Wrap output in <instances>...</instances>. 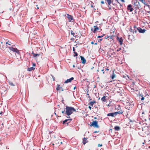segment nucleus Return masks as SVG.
I'll return each instance as SVG.
<instances>
[{"label":"nucleus","instance_id":"nucleus-6","mask_svg":"<svg viewBox=\"0 0 150 150\" xmlns=\"http://www.w3.org/2000/svg\"><path fill=\"white\" fill-rule=\"evenodd\" d=\"M137 30L139 31V32L140 33H144L146 31L144 29H142V28L140 27L137 28Z\"/></svg>","mask_w":150,"mask_h":150},{"label":"nucleus","instance_id":"nucleus-11","mask_svg":"<svg viewBox=\"0 0 150 150\" xmlns=\"http://www.w3.org/2000/svg\"><path fill=\"white\" fill-rule=\"evenodd\" d=\"M94 30H93V29H91V30L92 31L93 33H95L96 31L98 30L99 28L98 27L96 26H94Z\"/></svg>","mask_w":150,"mask_h":150},{"label":"nucleus","instance_id":"nucleus-26","mask_svg":"<svg viewBox=\"0 0 150 150\" xmlns=\"http://www.w3.org/2000/svg\"><path fill=\"white\" fill-rule=\"evenodd\" d=\"M113 37V35H111L110 36H108V38H109L110 39H112Z\"/></svg>","mask_w":150,"mask_h":150},{"label":"nucleus","instance_id":"nucleus-30","mask_svg":"<svg viewBox=\"0 0 150 150\" xmlns=\"http://www.w3.org/2000/svg\"><path fill=\"white\" fill-rule=\"evenodd\" d=\"M74 54H75V55L74 56V57H75V56H78V54L76 52H74Z\"/></svg>","mask_w":150,"mask_h":150},{"label":"nucleus","instance_id":"nucleus-22","mask_svg":"<svg viewBox=\"0 0 150 150\" xmlns=\"http://www.w3.org/2000/svg\"><path fill=\"white\" fill-rule=\"evenodd\" d=\"M57 86V88H56V90L57 91H58V90H60V89H62V87L60 86V85L58 84Z\"/></svg>","mask_w":150,"mask_h":150},{"label":"nucleus","instance_id":"nucleus-46","mask_svg":"<svg viewBox=\"0 0 150 150\" xmlns=\"http://www.w3.org/2000/svg\"><path fill=\"white\" fill-rule=\"evenodd\" d=\"M65 112V110H64V111H62V113L63 114H64Z\"/></svg>","mask_w":150,"mask_h":150},{"label":"nucleus","instance_id":"nucleus-23","mask_svg":"<svg viewBox=\"0 0 150 150\" xmlns=\"http://www.w3.org/2000/svg\"><path fill=\"white\" fill-rule=\"evenodd\" d=\"M134 29L133 30V32L136 33L137 32V29H135V28H136V25H134Z\"/></svg>","mask_w":150,"mask_h":150},{"label":"nucleus","instance_id":"nucleus-44","mask_svg":"<svg viewBox=\"0 0 150 150\" xmlns=\"http://www.w3.org/2000/svg\"><path fill=\"white\" fill-rule=\"evenodd\" d=\"M111 104L109 103V104L108 105V107H110V106H111Z\"/></svg>","mask_w":150,"mask_h":150},{"label":"nucleus","instance_id":"nucleus-48","mask_svg":"<svg viewBox=\"0 0 150 150\" xmlns=\"http://www.w3.org/2000/svg\"><path fill=\"white\" fill-rule=\"evenodd\" d=\"M91 44H94V42H93V41L92 42H91Z\"/></svg>","mask_w":150,"mask_h":150},{"label":"nucleus","instance_id":"nucleus-9","mask_svg":"<svg viewBox=\"0 0 150 150\" xmlns=\"http://www.w3.org/2000/svg\"><path fill=\"white\" fill-rule=\"evenodd\" d=\"M115 71V69H114L112 71L111 75L110 76V77L112 80H113L116 77V75L114 73Z\"/></svg>","mask_w":150,"mask_h":150},{"label":"nucleus","instance_id":"nucleus-45","mask_svg":"<svg viewBox=\"0 0 150 150\" xmlns=\"http://www.w3.org/2000/svg\"><path fill=\"white\" fill-rule=\"evenodd\" d=\"M33 66H35V65H36L35 64V63H33Z\"/></svg>","mask_w":150,"mask_h":150},{"label":"nucleus","instance_id":"nucleus-61","mask_svg":"<svg viewBox=\"0 0 150 150\" xmlns=\"http://www.w3.org/2000/svg\"><path fill=\"white\" fill-rule=\"evenodd\" d=\"M97 43H96L95 44V45H97Z\"/></svg>","mask_w":150,"mask_h":150},{"label":"nucleus","instance_id":"nucleus-64","mask_svg":"<svg viewBox=\"0 0 150 150\" xmlns=\"http://www.w3.org/2000/svg\"><path fill=\"white\" fill-rule=\"evenodd\" d=\"M95 118V119H96V117H95V118Z\"/></svg>","mask_w":150,"mask_h":150},{"label":"nucleus","instance_id":"nucleus-20","mask_svg":"<svg viewBox=\"0 0 150 150\" xmlns=\"http://www.w3.org/2000/svg\"><path fill=\"white\" fill-rule=\"evenodd\" d=\"M114 129L115 131H118L120 129V128L119 126H115L114 127Z\"/></svg>","mask_w":150,"mask_h":150},{"label":"nucleus","instance_id":"nucleus-5","mask_svg":"<svg viewBox=\"0 0 150 150\" xmlns=\"http://www.w3.org/2000/svg\"><path fill=\"white\" fill-rule=\"evenodd\" d=\"M6 89L4 87H2L0 88V91L1 93V94L6 93Z\"/></svg>","mask_w":150,"mask_h":150},{"label":"nucleus","instance_id":"nucleus-18","mask_svg":"<svg viewBox=\"0 0 150 150\" xmlns=\"http://www.w3.org/2000/svg\"><path fill=\"white\" fill-rule=\"evenodd\" d=\"M88 142V141H87V138H86L85 137H84L83 138V143L85 144L86 143H87Z\"/></svg>","mask_w":150,"mask_h":150},{"label":"nucleus","instance_id":"nucleus-41","mask_svg":"<svg viewBox=\"0 0 150 150\" xmlns=\"http://www.w3.org/2000/svg\"><path fill=\"white\" fill-rule=\"evenodd\" d=\"M120 0L123 3H124L125 2V0Z\"/></svg>","mask_w":150,"mask_h":150},{"label":"nucleus","instance_id":"nucleus-40","mask_svg":"<svg viewBox=\"0 0 150 150\" xmlns=\"http://www.w3.org/2000/svg\"><path fill=\"white\" fill-rule=\"evenodd\" d=\"M105 70L106 71H108L109 70V69L108 68V67H107V68H106L105 69Z\"/></svg>","mask_w":150,"mask_h":150},{"label":"nucleus","instance_id":"nucleus-56","mask_svg":"<svg viewBox=\"0 0 150 150\" xmlns=\"http://www.w3.org/2000/svg\"><path fill=\"white\" fill-rule=\"evenodd\" d=\"M93 68H94V67H92L91 68V69H92Z\"/></svg>","mask_w":150,"mask_h":150},{"label":"nucleus","instance_id":"nucleus-1","mask_svg":"<svg viewBox=\"0 0 150 150\" xmlns=\"http://www.w3.org/2000/svg\"><path fill=\"white\" fill-rule=\"evenodd\" d=\"M74 112H76V109L72 107L67 106L65 108V114L68 116L70 115Z\"/></svg>","mask_w":150,"mask_h":150},{"label":"nucleus","instance_id":"nucleus-51","mask_svg":"<svg viewBox=\"0 0 150 150\" xmlns=\"http://www.w3.org/2000/svg\"><path fill=\"white\" fill-rule=\"evenodd\" d=\"M69 121H68V122H67V124L68 125V124L69 123Z\"/></svg>","mask_w":150,"mask_h":150},{"label":"nucleus","instance_id":"nucleus-8","mask_svg":"<svg viewBox=\"0 0 150 150\" xmlns=\"http://www.w3.org/2000/svg\"><path fill=\"white\" fill-rule=\"evenodd\" d=\"M107 116H111L112 117H115L116 116V113L115 112L109 113L107 115Z\"/></svg>","mask_w":150,"mask_h":150},{"label":"nucleus","instance_id":"nucleus-37","mask_svg":"<svg viewBox=\"0 0 150 150\" xmlns=\"http://www.w3.org/2000/svg\"><path fill=\"white\" fill-rule=\"evenodd\" d=\"M52 78L53 79V81H55V78L54 77V76L52 75Z\"/></svg>","mask_w":150,"mask_h":150},{"label":"nucleus","instance_id":"nucleus-4","mask_svg":"<svg viewBox=\"0 0 150 150\" xmlns=\"http://www.w3.org/2000/svg\"><path fill=\"white\" fill-rule=\"evenodd\" d=\"M8 48L10 50L13 51V52H16L17 54H19V50L16 48L11 47H9Z\"/></svg>","mask_w":150,"mask_h":150},{"label":"nucleus","instance_id":"nucleus-7","mask_svg":"<svg viewBox=\"0 0 150 150\" xmlns=\"http://www.w3.org/2000/svg\"><path fill=\"white\" fill-rule=\"evenodd\" d=\"M127 9L129 10L130 12H132L133 10V8L132 7V5L131 4L128 5L127 7Z\"/></svg>","mask_w":150,"mask_h":150},{"label":"nucleus","instance_id":"nucleus-10","mask_svg":"<svg viewBox=\"0 0 150 150\" xmlns=\"http://www.w3.org/2000/svg\"><path fill=\"white\" fill-rule=\"evenodd\" d=\"M118 41L119 42L120 45H122V44L123 41V39L122 38H119L117 37Z\"/></svg>","mask_w":150,"mask_h":150},{"label":"nucleus","instance_id":"nucleus-3","mask_svg":"<svg viewBox=\"0 0 150 150\" xmlns=\"http://www.w3.org/2000/svg\"><path fill=\"white\" fill-rule=\"evenodd\" d=\"M67 17L69 22H73L74 21V19L72 16L68 14H67Z\"/></svg>","mask_w":150,"mask_h":150},{"label":"nucleus","instance_id":"nucleus-59","mask_svg":"<svg viewBox=\"0 0 150 150\" xmlns=\"http://www.w3.org/2000/svg\"><path fill=\"white\" fill-rule=\"evenodd\" d=\"M88 92H87V95H89V94H88Z\"/></svg>","mask_w":150,"mask_h":150},{"label":"nucleus","instance_id":"nucleus-31","mask_svg":"<svg viewBox=\"0 0 150 150\" xmlns=\"http://www.w3.org/2000/svg\"><path fill=\"white\" fill-rule=\"evenodd\" d=\"M140 1L143 3H145V0H140Z\"/></svg>","mask_w":150,"mask_h":150},{"label":"nucleus","instance_id":"nucleus-29","mask_svg":"<svg viewBox=\"0 0 150 150\" xmlns=\"http://www.w3.org/2000/svg\"><path fill=\"white\" fill-rule=\"evenodd\" d=\"M140 96H141L142 97L141 98V99L142 100H143L144 99V98L143 97V96H142L141 95H140Z\"/></svg>","mask_w":150,"mask_h":150},{"label":"nucleus","instance_id":"nucleus-52","mask_svg":"<svg viewBox=\"0 0 150 150\" xmlns=\"http://www.w3.org/2000/svg\"><path fill=\"white\" fill-rule=\"evenodd\" d=\"M97 132H98L97 131H96L94 132V133H97Z\"/></svg>","mask_w":150,"mask_h":150},{"label":"nucleus","instance_id":"nucleus-28","mask_svg":"<svg viewBox=\"0 0 150 150\" xmlns=\"http://www.w3.org/2000/svg\"><path fill=\"white\" fill-rule=\"evenodd\" d=\"M117 2V3H118L119 4H120V6H122V4L120 3L118 1V0H115Z\"/></svg>","mask_w":150,"mask_h":150},{"label":"nucleus","instance_id":"nucleus-53","mask_svg":"<svg viewBox=\"0 0 150 150\" xmlns=\"http://www.w3.org/2000/svg\"><path fill=\"white\" fill-rule=\"evenodd\" d=\"M91 100V98H90L89 99V101H90Z\"/></svg>","mask_w":150,"mask_h":150},{"label":"nucleus","instance_id":"nucleus-12","mask_svg":"<svg viewBox=\"0 0 150 150\" xmlns=\"http://www.w3.org/2000/svg\"><path fill=\"white\" fill-rule=\"evenodd\" d=\"M74 79V78L73 77H72L70 78L69 79H67V80L65 81V83H68L71 82V81L73 80Z\"/></svg>","mask_w":150,"mask_h":150},{"label":"nucleus","instance_id":"nucleus-63","mask_svg":"<svg viewBox=\"0 0 150 150\" xmlns=\"http://www.w3.org/2000/svg\"><path fill=\"white\" fill-rule=\"evenodd\" d=\"M97 71H98V70H97Z\"/></svg>","mask_w":150,"mask_h":150},{"label":"nucleus","instance_id":"nucleus-32","mask_svg":"<svg viewBox=\"0 0 150 150\" xmlns=\"http://www.w3.org/2000/svg\"><path fill=\"white\" fill-rule=\"evenodd\" d=\"M123 77L124 78H126V77H127L128 78V79L129 78V77H128V75H125H125H123Z\"/></svg>","mask_w":150,"mask_h":150},{"label":"nucleus","instance_id":"nucleus-21","mask_svg":"<svg viewBox=\"0 0 150 150\" xmlns=\"http://www.w3.org/2000/svg\"><path fill=\"white\" fill-rule=\"evenodd\" d=\"M35 69V68H34L33 67L28 68L27 69V70L28 71H31L32 70H33Z\"/></svg>","mask_w":150,"mask_h":150},{"label":"nucleus","instance_id":"nucleus-43","mask_svg":"<svg viewBox=\"0 0 150 150\" xmlns=\"http://www.w3.org/2000/svg\"><path fill=\"white\" fill-rule=\"evenodd\" d=\"M88 108L90 110H91V107L90 105L88 106Z\"/></svg>","mask_w":150,"mask_h":150},{"label":"nucleus","instance_id":"nucleus-62","mask_svg":"<svg viewBox=\"0 0 150 150\" xmlns=\"http://www.w3.org/2000/svg\"><path fill=\"white\" fill-rule=\"evenodd\" d=\"M2 48H3V49H4V47H2Z\"/></svg>","mask_w":150,"mask_h":150},{"label":"nucleus","instance_id":"nucleus-35","mask_svg":"<svg viewBox=\"0 0 150 150\" xmlns=\"http://www.w3.org/2000/svg\"><path fill=\"white\" fill-rule=\"evenodd\" d=\"M104 35V34L103 35H102V36H98V37H97V38H101L102 37H103V36Z\"/></svg>","mask_w":150,"mask_h":150},{"label":"nucleus","instance_id":"nucleus-13","mask_svg":"<svg viewBox=\"0 0 150 150\" xmlns=\"http://www.w3.org/2000/svg\"><path fill=\"white\" fill-rule=\"evenodd\" d=\"M80 58L82 61V63L83 64H85L86 61L84 58L82 56H80Z\"/></svg>","mask_w":150,"mask_h":150},{"label":"nucleus","instance_id":"nucleus-17","mask_svg":"<svg viewBox=\"0 0 150 150\" xmlns=\"http://www.w3.org/2000/svg\"><path fill=\"white\" fill-rule=\"evenodd\" d=\"M32 54L33 55V57L34 58H36L38 57H40V54H35L33 52Z\"/></svg>","mask_w":150,"mask_h":150},{"label":"nucleus","instance_id":"nucleus-50","mask_svg":"<svg viewBox=\"0 0 150 150\" xmlns=\"http://www.w3.org/2000/svg\"><path fill=\"white\" fill-rule=\"evenodd\" d=\"M112 82V81L111 80L108 81L109 82Z\"/></svg>","mask_w":150,"mask_h":150},{"label":"nucleus","instance_id":"nucleus-39","mask_svg":"<svg viewBox=\"0 0 150 150\" xmlns=\"http://www.w3.org/2000/svg\"><path fill=\"white\" fill-rule=\"evenodd\" d=\"M73 51H74V52H75V49L74 47H73Z\"/></svg>","mask_w":150,"mask_h":150},{"label":"nucleus","instance_id":"nucleus-36","mask_svg":"<svg viewBox=\"0 0 150 150\" xmlns=\"http://www.w3.org/2000/svg\"><path fill=\"white\" fill-rule=\"evenodd\" d=\"M6 47H7V46H7V44H8V45H11L10 43H8L7 42H6Z\"/></svg>","mask_w":150,"mask_h":150},{"label":"nucleus","instance_id":"nucleus-55","mask_svg":"<svg viewBox=\"0 0 150 150\" xmlns=\"http://www.w3.org/2000/svg\"><path fill=\"white\" fill-rule=\"evenodd\" d=\"M75 67V65H73V67Z\"/></svg>","mask_w":150,"mask_h":150},{"label":"nucleus","instance_id":"nucleus-27","mask_svg":"<svg viewBox=\"0 0 150 150\" xmlns=\"http://www.w3.org/2000/svg\"><path fill=\"white\" fill-rule=\"evenodd\" d=\"M71 35H73V36H74L75 33H74L73 32L72 30L71 31Z\"/></svg>","mask_w":150,"mask_h":150},{"label":"nucleus","instance_id":"nucleus-57","mask_svg":"<svg viewBox=\"0 0 150 150\" xmlns=\"http://www.w3.org/2000/svg\"><path fill=\"white\" fill-rule=\"evenodd\" d=\"M76 88V86L74 87V89H75V88Z\"/></svg>","mask_w":150,"mask_h":150},{"label":"nucleus","instance_id":"nucleus-14","mask_svg":"<svg viewBox=\"0 0 150 150\" xmlns=\"http://www.w3.org/2000/svg\"><path fill=\"white\" fill-rule=\"evenodd\" d=\"M107 96H104L101 99V100L103 102H105L107 100Z\"/></svg>","mask_w":150,"mask_h":150},{"label":"nucleus","instance_id":"nucleus-33","mask_svg":"<svg viewBox=\"0 0 150 150\" xmlns=\"http://www.w3.org/2000/svg\"><path fill=\"white\" fill-rule=\"evenodd\" d=\"M104 69H103L101 70L103 72V74H105V71H104Z\"/></svg>","mask_w":150,"mask_h":150},{"label":"nucleus","instance_id":"nucleus-16","mask_svg":"<svg viewBox=\"0 0 150 150\" xmlns=\"http://www.w3.org/2000/svg\"><path fill=\"white\" fill-rule=\"evenodd\" d=\"M96 103V101L95 100H93V101H90V102L89 103L88 105L90 106H93V104L94 103Z\"/></svg>","mask_w":150,"mask_h":150},{"label":"nucleus","instance_id":"nucleus-58","mask_svg":"<svg viewBox=\"0 0 150 150\" xmlns=\"http://www.w3.org/2000/svg\"><path fill=\"white\" fill-rule=\"evenodd\" d=\"M88 98H90V96H88Z\"/></svg>","mask_w":150,"mask_h":150},{"label":"nucleus","instance_id":"nucleus-38","mask_svg":"<svg viewBox=\"0 0 150 150\" xmlns=\"http://www.w3.org/2000/svg\"><path fill=\"white\" fill-rule=\"evenodd\" d=\"M105 39H107L108 38V36L107 35V36H105Z\"/></svg>","mask_w":150,"mask_h":150},{"label":"nucleus","instance_id":"nucleus-60","mask_svg":"<svg viewBox=\"0 0 150 150\" xmlns=\"http://www.w3.org/2000/svg\"><path fill=\"white\" fill-rule=\"evenodd\" d=\"M62 91H64V89H62Z\"/></svg>","mask_w":150,"mask_h":150},{"label":"nucleus","instance_id":"nucleus-2","mask_svg":"<svg viewBox=\"0 0 150 150\" xmlns=\"http://www.w3.org/2000/svg\"><path fill=\"white\" fill-rule=\"evenodd\" d=\"M90 126H93V127L97 128H99V126L98 124V122L96 121H93L91 123Z\"/></svg>","mask_w":150,"mask_h":150},{"label":"nucleus","instance_id":"nucleus-49","mask_svg":"<svg viewBox=\"0 0 150 150\" xmlns=\"http://www.w3.org/2000/svg\"><path fill=\"white\" fill-rule=\"evenodd\" d=\"M10 84L12 85H13V83H10Z\"/></svg>","mask_w":150,"mask_h":150},{"label":"nucleus","instance_id":"nucleus-42","mask_svg":"<svg viewBox=\"0 0 150 150\" xmlns=\"http://www.w3.org/2000/svg\"><path fill=\"white\" fill-rule=\"evenodd\" d=\"M101 3L102 4H104V2L103 1H101Z\"/></svg>","mask_w":150,"mask_h":150},{"label":"nucleus","instance_id":"nucleus-19","mask_svg":"<svg viewBox=\"0 0 150 150\" xmlns=\"http://www.w3.org/2000/svg\"><path fill=\"white\" fill-rule=\"evenodd\" d=\"M115 112L116 113V116H117L118 114H119V115L122 114L123 112L122 110H120L119 111Z\"/></svg>","mask_w":150,"mask_h":150},{"label":"nucleus","instance_id":"nucleus-24","mask_svg":"<svg viewBox=\"0 0 150 150\" xmlns=\"http://www.w3.org/2000/svg\"><path fill=\"white\" fill-rule=\"evenodd\" d=\"M106 1H107L108 4L109 5H110L112 3V1L111 0H106Z\"/></svg>","mask_w":150,"mask_h":150},{"label":"nucleus","instance_id":"nucleus-15","mask_svg":"<svg viewBox=\"0 0 150 150\" xmlns=\"http://www.w3.org/2000/svg\"><path fill=\"white\" fill-rule=\"evenodd\" d=\"M71 119H66V120L63 121V124H67V122H68V121H69V122H71Z\"/></svg>","mask_w":150,"mask_h":150},{"label":"nucleus","instance_id":"nucleus-54","mask_svg":"<svg viewBox=\"0 0 150 150\" xmlns=\"http://www.w3.org/2000/svg\"><path fill=\"white\" fill-rule=\"evenodd\" d=\"M2 113H3V112H1L0 113V115H1V114Z\"/></svg>","mask_w":150,"mask_h":150},{"label":"nucleus","instance_id":"nucleus-25","mask_svg":"<svg viewBox=\"0 0 150 150\" xmlns=\"http://www.w3.org/2000/svg\"><path fill=\"white\" fill-rule=\"evenodd\" d=\"M91 7L92 8H93V9H94V6H93V5L94 4L92 3V2H91Z\"/></svg>","mask_w":150,"mask_h":150},{"label":"nucleus","instance_id":"nucleus-34","mask_svg":"<svg viewBox=\"0 0 150 150\" xmlns=\"http://www.w3.org/2000/svg\"><path fill=\"white\" fill-rule=\"evenodd\" d=\"M103 146V145L102 144H98V147H100V146Z\"/></svg>","mask_w":150,"mask_h":150},{"label":"nucleus","instance_id":"nucleus-47","mask_svg":"<svg viewBox=\"0 0 150 150\" xmlns=\"http://www.w3.org/2000/svg\"><path fill=\"white\" fill-rule=\"evenodd\" d=\"M102 40V39H99L98 40V41H101Z\"/></svg>","mask_w":150,"mask_h":150}]
</instances>
